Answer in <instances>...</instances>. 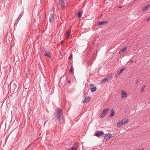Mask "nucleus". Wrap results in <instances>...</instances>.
Here are the masks:
<instances>
[{"label": "nucleus", "instance_id": "412c9836", "mask_svg": "<svg viewBox=\"0 0 150 150\" xmlns=\"http://www.w3.org/2000/svg\"><path fill=\"white\" fill-rule=\"evenodd\" d=\"M24 12V11H22V12H21V13L19 15V16H18V18H17V19H19V20H20V19H21V17L22 16L23 14V13Z\"/></svg>", "mask_w": 150, "mask_h": 150}, {"label": "nucleus", "instance_id": "423d86ee", "mask_svg": "<svg viewBox=\"0 0 150 150\" xmlns=\"http://www.w3.org/2000/svg\"><path fill=\"white\" fill-rule=\"evenodd\" d=\"M78 144H79L77 142H76L73 146L71 147L70 148H67V149L68 150H69L70 149L76 150L78 149Z\"/></svg>", "mask_w": 150, "mask_h": 150}, {"label": "nucleus", "instance_id": "f704fd0d", "mask_svg": "<svg viewBox=\"0 0 150 150\" xmlns=\"http://www.w3.org/2000/svg\"><path fill=\"white\" fill-rule=\"evenodd\" d=\"M16 25L15 24H14V26H15Z\"/></svg>", "mask_w": 150, "mask_h": 150}, {"label": "nucleus", "instance_id": "58836bf2", "mask_svg": "<svg viewBox=\"0 0 150 150\" xmlns=\"http://www.w3.org/2000/svg\"><path fill=\"white\" fill-rule=\"evenodd\" d=\"M144 150V149H141V150Z\"/></svg>", "mask_w": 150, "mask_h": 150}, {"label": "nucleus", "instance_id": "39448f33", "mask_svg": "<svg viewBox=\"0 0 150 150\" xmlns=\"http://www.w3.org/2000/svg\"><path fill=\"white\" fill-rule=\"evenodd\" d=\"M112 137V135L109 134H105L104 136V140L105 141L108 140Z\"/></svg>", "mask_w": 150, "mask_h": 150}, {"label": "nucleus", "instance_id": "cd10ccee", "mask_svg": "<svg viewBox=\"0 0 150 150\" xmlns=\"http://www.w3.org/2000/svg\"><path fill=\"white\" fill-rule=\"evenodd\" d=\"M114 113H110V114L109 116L110 117H112L114 115Z\"/></svg>", "mask_w": 150, "mask_h": 150}, {"label": "nucleus", "instance_id": "393cba45", "mask_svg": "<svg viewBox=\"0 0 150 150\" xmlns=\"http://www.w3.org/2000/svg\"><path fill=\"white\" fill-rule=\"evenodd\" d=\"M106 113H101L100 115V117L101 118H103L105 115V114Z\"/></svg>", "mask_w": 150, "mask_h": 150}, {"label": "nucleus", "instance_id": "4be33fe9", "mask_svg": "<svg viewBox=\"0 0 150 150\" xmlns=\"http://www.w3.org/2000/svg\"><path fill=\"white\" fill-rule=\"evenodd\" d=\"M71 143V142L69 140H66L64 142V144L65 145H69Z\"/></svg>", "mask_w": 150, "mask_h": 150}, {"label": "nucleus", "instance_id": "4468645a", "mask_svg": "<svg viewBox=\"0 0 150 150\" xmlns=\"http://www.w3.org/2000/svg\"><path fill=\"white\" fill-rule=\"evenodd\" d=\"M127 49V47H125L124 48L122 49L121 50H120V51L119 52V53L120 54H121L123 53L124 51H125Z\"/></svg>", "mask_w": 150, "mask_h": 150}, {"label": "nucleus", "instance_id": "20e7f679", "mask_svg": "<svg viewBox=\"0 0 150 150\" xmlns=\"http://www.w3.org/2000/svg\"><path fill=\"white\" fill-rule=\"evenodd\" d=\"M41 52L45 56L47 57L50 58H51V54L49 53V52L47 51L46 49L42 48Z\"/></svg>", "mask_w": 150, "mask_h": 150}, {"label": "nucleus", "instance_id": "c85d7f7f", "mask_svg": "<svg viewBox=\"0 0 150 150\" xmlns=\"http://www.w3.org/2000/svg\"><path fill=\"white\" fill-rule=\"evenodd\" d=\"M146 21H148L150 20V16L146 19Z\"/></svg>", "mask_w": 150, "mask_h": 150}, {"label": "nucleus", "instance_id": "0eeeda50", "mask_svg": "<svg viewBox=\"0 0 150 150\" xmlns=\"http://www.w3.org/2000/svg\"><path fill=\"white\" fill-rule=\"evenodd\" d=\"M17 86L14 83H11L10 84V88L11 90H12L13 91H16V88Z\"/></svg>", "mask_w": 150, "mask_h": 150}, {"label": "nucleus", "instance_id": "f03ea898", "mask_svg": "<svg viewBox=\"0 0 150 150\" xmlns=\"http://www.w3.org/2000/svg\"><path fill=\"white\" fill-rule=\"evenodd\" d=\"M128 119H125L119 121L117 124L118 127H120L121 125H123L126 124L128 122Z\"/></svg>", "mask_w": 150, "mask_h": 150}, {"label": "nucleus", "instance_id": "bb28decb", "mask_svg": "<svg viewBox=\"0 0 150 150\" xmlns=\"http://www.w3.org/2000/svg\"><path fill=\"white\" fill-rule=\"evenodd\" d=\"M145 87V86H143L141 88V92H142L144 91V88Z\"/></svg>", "mask_w": 150, "mask_h": 150}, {"label": "nucleus", "instance_id": "c756f323", "mask_svg": "<svg viewBox=\"0 0 150 150\" xmlns=\"http://www.w3.org/2000/svg\"><path fill=\"white\" fill-rule=\"evenodd\" d=\"M19 20H20L17 18V19H16L15 22L17 23H18V22Z\"/></svg>", "mask_w": 150, "mask_h": 150}, {"label": "nucleus", "instance_id": "a878e982", "mask_svg": "<svg viewBox=\"0 0 150 150\" xmlns=\"http://www.w3.org/2000/svg\"><path fill=\"white\" fill-rule=\"evenodd\" d=\"M72 57V54H71L70 55V56L69 57V59H71Z\"/></svg>", "mask_w": 150, "mask_h": 150}, {"label": "nucleus", "instance_id": "2f4dec72", "mask_svg": "<svg viewBox=\"0 0 150 150\" xmlns=\"http://www.w3.org/2000/svg\"><path fill=\"white\" fill-rule=\"evenodd\" d=\"M68 82L70 84L71 83V81L70 80H69L68 81Z\"/></svg>", "mask_w": 150, "mask_h": 150}, {"label": "nucleus", "instance_id": "7c9ffc66", "mask_svg": "<svg viewBox=\"0 0 150 150\" xmlns=\"http://www.w3.org/2000/svg\"><path fill=\"white\" fill-rule=\"evenodd\" d=\"M110 112H114V111H113V108H112L111 109V111H110Z\"/></svg>", "mask_w": 150, "mask_h": 150}, {"label": "nucleus", "instance_id": "9d476101", "mask_svg": "<svg viewBox=\"0 0 150 150\" xmlns=\"http://www.w3.org/2000/svg\"><path fill=\"white\" fill-rule=\"evenodd\" d=\"M127 96V95L125 91L123 90L121 91V96L122 98H126Z\"/></svg>", "mask_w": 150, "mask_h": 150}, {"label": "nucleus", "instance_id": "f3484780", "mask_svg": "<svg viewBox=\"0 0 150 150\" xmlns=\"http://www.w3.org/2000/svg\"><path fill=\"white\" fill-rule=\"evenodd\" d=\"M70 30H68L66 31L65 33V36L67 38H68L70 36Z\"/></svg>", "mask_w": 150, "mask_h": 150}, {"label": "nucleus", "instance_id": "4c0bfd02", "mask_svg": "<svg viewBox=\"0 0 150 150\" xmlns=\"http://www.w3.org/2000/svg\"><path fill=\"white\" fill-rule=\"evenodd\" d=\"M137 82H136V84H137Z\"/></svg>", "mask_w": 150, "mask_h": 150}, {"label": "nucleus", "instance_id": "6e6552de", "mask_svg": "<svg viewBox=\"0 0 150 150\" xmlns=\"http://www.w3.org/2000/svg\"><path fill=\"white\" fill-rule=\"evenodd\" d=\"M96 89V87L95 86V85L94 84H91L90 85V89L91 90V92H94L95 91Z\"/></svg>", "mask_w": 150, "mask_h": 150}, {"label": "nucleus", "instance_id": "dca6fc26", "mask_svg": "<svg viewBox=\"0 0 150 150\" xmlns=\"http://www.w3.org/2000/svg\"><path fill=\"white\" fill-rule=\"evenodd\" d=\"M75 15L79 18H80L82 15V13L80 11H78L76 13Z\"/></svg>", "mask_w": 150, "mask_h": 150}, {"label": "nucleus", "instance_id": "9b49d317", "mask_svg": "<svg viewBox=\"0 0 150 150\" xmlns=\"http://www.w3.org/2000/svg\"><path fill=\"white\" fill-rule=\"evenodd\" d=\"M104 134V132L103 131H98L95 134V135L99 137V136H101Z\"/></svg>", "mask_w": 150, "mask_h": 150}, {"label": "nucleus", "instance_id": "aec40b11", "mask_svg": "<svg viewBox=\"0 0 150 150\" xmlns=\"http://www.w3.org/2000/svg\"><path fill=\"white\" fill-rule=\"evenodd\" d=\"M150 7V4H148L147 6H145L144 8L143 9V11H144L146 10L148 8Z\"/></svg>", "mask_w": 150, "mask_h": 150}, {"label": "nucleus", "instance_id": "5701e85b", "mask_svg": "<svg viewBox=\"0 0 150 150\" xmlns=\"http://www.w3.org/2000/svg\"><path fill=\"white\" fill-rule=\"evenodd\" d=\"M110 108H107L106 109H104L102 112H107L109 111Z\"/></svg>", "mask_w": 150, "mask_h": 150}, {"label": "nucleus", "instance_id": "1a4fd4ad", "mask_svg": "<svg viewBox=\"0 0 150 150\" xmlns=\"http://www.w3.org/2000/svg\"><path fill=\"white\" fill-rule=\"evenodd\" d=\"M59 5L62 8L64 9L65 6L64 0H59Z\"/></svg>", "mask_w": 150, "mask_h": 150}, {"label": "nucleus", "instance_id": "a211bd4d", "mask_svg": "<svg viewBox=\"0 0 150 150\" xmlns=\"http://www.w3.org/2000/svg\"><path fill=\"white\" fill-rule=\"evenodd\" d=\"M56 112H63L62 109L57 108L55 110Z\"/></svg>", "mask_w": 150, "mask_h": 150}, {"label": "nucleus", "instance_id": "c9c22d12", "mask_svg": "<svg viewBox=\"0 0 150 150\" xmlns=\"http://www.w3.org/2000/svg\"><path fill=\"white\" fill-rule=\"evenodd\" d=\"M63 40L62 41H61V43H62L63 42Z\"/></svg>", "mask_w": 150, "mask_h": 150}, {"label": "nucleus", "instance_id": "ddd939ff", "mask_svg": "<svg viewBox=\"0 0 150 150\" xmlns=\"http://www.w3.org/2000/svg\"><path fill=\"white\" fill-rule=\"evenodd\" d=\"M91 99V97L90 96L85 97L84 98L82 102L83 103H86Z\"/></svg>", "mask_w": 150, "mask_h": 150}, {"label": "nucleus", "instance_id": "2eb2a0df", "mask_svg": "<svg viewBox=\"0 0 150 150\" xmlns=\"http://www.w3.org/2000/svg\"><path fill=\"white\" fill-rule=\"evenodd\" d=\"M108 23V21H102L99 22L97 23V25H103L105 24H106Z\"/></svg>", "mask_w": 150, "mask_h": 150}, {"label": "nucleus", "instance_id": "f257e3e1", "mask_svg": "<svg viewBox=\"0 0 150 150\" xmlns=\"http://www.w3.org/2000/svg\"><path fill=\"white\" fill-rule=\"evenodd\" d=\"M54 115L57 118V120L59 121L63 120V113H55Z\"/></svg>", "mask_w": 150, "mask_h": 150}, {"label": "nucleus", "instance_id": "7ed1b4c3", "mask_svg": "<svg viewBox=\"0 0 150 150\" xmlns=\"http://www.w3.org/2000/svg\"><path fill=\"white\" fill-rule=\"evenodd\" d=\"M112 77V75L111 74H110L108 75V76L103 79L101 81V83L102 84L105 82H108V81L110 80L111 79Z\"/></svg>", "mask_w": 150, "mask_h": 150}, {"label": "nucleus", "instance_id": "72a5a7b5", "mask_svg": "<svg viewBox=\"0 0 150 150\" xmlns=\"http://www.w3.org/2000/svg\"><path fill=\"white\" fill-rule=\"evenodd\" d=\"M121 7V6H119L118 7V8H120Z\"/></svg>", "mask_w": 150, "mask_h": 150}, {"label": "nucleus", "instance_id": "f8f14e48", "mask_svg": "<svg viewBox=\"0 0 150 150\" xmlns=\"http://www.w3.org/2000/svg\"><path fill=\"white\" fill-rule=\"evenodd\" d=\"M54 19V15L52 13H50L49 18V22L52 23L53 22V20Z\"/></svg>", "mask_w": 150, "mask_h": 150}, {"label": "nucleus", "instance_id": "b1692460", "mask_svg": "<svg viewBox=\"0 0 150 150\" xmlns=\"http://www.w3.org/2000/svg\"><path fill=\"white\" fill-rule=\"evenodd\" d=\"M70 71L71 73H72L73 72V66L72 65H71V66L70 69Z\"/></svg>", "mask_w": 150, "mask_h": 150}, {"label": "nucleus", "instance_id": "e433bc0d", "mask_svg": "<svg viewBox=\"0 0 150 150\" xmlns=\"http://www.w3.org/2000/svg\"><path fill=\"white\" fill-rule=\"evenodd\" d=\"M138 150H141V149H138Z\"/></svg>", "mask_w": 150, "mask_h": 150}, {"label": "nucleus", "instance_id": "6ab92c4d", "mask_svg": "<svg viewBox=\"0 0 150 150\" xmlns=\"http://www.w3.org/2000/svg\"><path fill=\"white\" fill-rule=\"evenodd\" d=\"M125 68H122L121 69L120 71H118L117 72V74H118V75H119L125 69Z\"/></svg>", "mask_w": 150, "mask_h": 150}, {"label": "nucleus", "instance_id": "473e14b6", "mask_svg": "<svg viewBox=\"0 0 150 150\" xmlns=\"http://www.w3.org/2000/svg\"><path fill=\"white\" fill-rule=\"evenodd\" d=\"M17 23H16V22H15L14 24H16V25H17Z\"/></svg>", "mask_w": 150, "mask_h": 150}]
</instances>
